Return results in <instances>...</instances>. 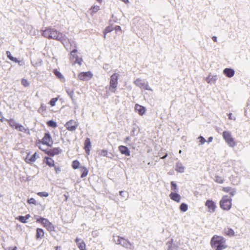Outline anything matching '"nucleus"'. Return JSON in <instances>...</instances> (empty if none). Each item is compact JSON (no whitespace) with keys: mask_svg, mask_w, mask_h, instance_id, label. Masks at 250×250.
Wrapping results in <instances>:
<instances>
[{"mask_svg":"<svg viewBox=\"0 0 250 250\" xmlns=\"http://www.w3.org/2000/svg\"><path fill=\"white\" fill-rule=\"evenodd\" d=\"M42 35L47 39H52L61 42L64 34L54 28L48 27L42 31Z\"/></svg>","mask_w":250,"mask_h":250,"instance_id":"nucleus-1","label":"nucleus"},{"mask_svg":"<svg viewBox=\"0 0 250 250\" xmlns=\"http://www.w3.org/2000/svg\"><path fill=\"white\" fill-rule=\"evenodd\" d=\"M53 140L49 132H45L42 139H38L35 142V145L41 150L44 149L43 146L51 147L53 145Z\"/></svg>","mask_w":250,"mask_h":250,"instance_id":"nucleus-2","label":"nucleus"},{"mask_svg":"<svg viewBox=\"0 0 250 250\" xmlns=\"http://www.w3.org/2000/svg\"><path fill=\"white\" fill-rule=\"evenodd\" d=\"M210 245L215 250H222L226 249V240L222 236L214 235L210 240Z\"/></svg>","mask_w":250,"mask_h":250,"instance_id":"nucleus-3","label":"nucleus"},{"mask_svg":"<svg viewBox=\"0 0 250 250\" xmlns=\"http://www.w3.org/2000/svg\"><path fill=\"white\" fill-rule=\"evenodd\" d=\"M220 208L224 210H229L232 206V199L227 195L223 196L219 202Z\"/></svg>","mask_w":250,"mask_h":250,"instance_id":"nucleus-4","label":"nucleus"},{"mask_svg":"<svg viewBox=\"0 0 250 250\" xmlns=\"http://www.w3.org/2000/svg\"><path fill=\"white\" fill-rule=\"evenodd\" d=\"M61 42L63 44L65 49L67 50H73L77 49V44L75 41L69 40L64 35Z\"/></svg>","mask_w":250,"mask_h":250,"instance_id":"nucleus-5","label":"nucleus"},{"mask_svg":"<svg viewBox=\"0 0 250 250\" xmlns=\"http://www.w3.org/2000/svg\"><path fill=\"white\" fill-rule=\"evenodd\" d=\"M36 221L41 223L48 231H54L55 227L54 225L47 219L40 217L37 219Z\"/></svg>","mask_w":250,"mask_h":250,"instance_id":"nucleus-6","label":"nucleus"},{"mask_svg":"<svg viewBox=\"0 0 250 250\" xmlns=\"http://www.w3.org/2000/svg\"><path fill=\"white\" fill-rule=\"evenodd\" d=\"M118 74L117 73H114L110 76L109 89L111 92L113 93H115L116 91L118 84Z\"/></svg>","mask_w":250,"mask_h":250,"instance_id":"nucleus-7","label":"nucleus"},{"mask_svg":"<svg viewBox=\"0 0 250 250\" xmlns=\"http://www.w3.org/2000/svg\"><path fill=\"white\" fill-rule=\"evenodd\" d=\"M222 135L223 138L229 146H234L235 145V142L229 132L226 131H224Z\"/></svg>","mask_w":250,"mask_h":250,"instance_id":"nucleus-8","label":"nucleus"},{"mask_svg":"<svg viewBox=\"0 0 250 250\" xmlns=\"http://www.w3.org/2000/svg\"><path fill=\"white\" fill-rule=\"evenodd\" d=\"M49 157H53L61 153L62 150L60 147H54L51 149H43L41 150Z\"/></svg>","mask_w":250,"mask_h":250,"instance_id":"nucleus-9","label":"nucleus"},{"mask_svg":"<svg viewBox=\"0 0 250 250\" xmlns=\"http://www.w3.org/2000/svg\"><path fill=\"white\" fill-rule=\"evenodd\" d=\"M78 126V124L75 120H70L64 125L66 129L70 131H74Z\"/></svg>","mask_w":250,"mask_h":250,"instance_id":"nucleus-10","label":"nucleus"},{"mask_svg":"<svg viewBox=\"0 0 250 250\" xmlns=\"http://www.w3.org/2000/svg\"><path fill=\"white\" fill-rule=\"evenodd\" d=\"M92 77L93 74L90 71L81 72L78 75L79 79L83 81H88L91 79Z\"/></svg>","mask_w":250,"mask_h":250,"instance_id":"nucleus-11","label":"nucleus"},{"mask_svg":"<svg viewBox=\"0 0 250 250\" xmlns=\"http://www.w3.org/2000/svg\"><path fill=\"white\" fill-rule=\"evenodd\" d=\"M118 244L121 245L122 246L127 249L129 248L131 246V243L128 240L119 236H118Z\"/></svg>","mask_w":250,"mask_h":250,"instance_id":"nucleus-12","label":"nucleus"},{"mask_svg":"<svg viewBox=\"0 0 250 250\" xmlns=\"http://www.w3.org/2000/svg\"><path fill=\"white\" fill-rule=\"evenodd\" d=\"M134 84L139 87L140 88L144 90L148 89V85L147 83H145L144 80L140 79H137L134 82Z\"/></svg>","mask_w":250,"mask_h":250,"instance_id":"nucleus-13","label":"nucleus"},{"mask_svg":"<svg viewBox=\"0 0 250 250\" xmlns=\"http://www.w3.org/2000/svg\"><path fill=\"white\" fill-rule=\"evenodd\" d=\"M205 206L208 208V211L210 212H214L216 208L215 203L211 200H208L206 202Z\"/></svg>","mask_w":250,"mask_h":250,"instance_id":"nucleus-14","label":"nucleus"},{"mask_svg":"<svg viewBox=\"0 0 250 250\" xmlns=\"http://www.w3.org/2000/svg\"><path fill=\"white\" fill-rule=\"evenodd\" d=\"M91 147V141L89 138H87L84 143V149L87 155H89Z\"/></svg>","mask_w":250,"mask_h":250,"instance_id":"nucleus-15","label":"nucleus"},{"mask_svg":"<svg viewBox=\"0 0 250 250\" xmlns=\"http://www.w3.org/2000/svg\"><path fill=\"white\" fill-rule=\"evenodd\" d=\"M43 162L50 167H55V161L51 157L46 156L44 157Z\"/></svg>","mask_w":250,"mask_h":250,"instance_id":"nucleus-16","label":"nucleus"},{"mask_svg":"<svg viewBox=\"0 0 250 250\" xmlns=\"http://www.w3.org/2000/svg\"><path fill=\"white\" fill-rule=\"evenodd\" d=\"M38 157V155L36 152L33 155L30 156L29 154H28L25 159V161L27 163H31L36 161V159Z\"/></svg>","mask_w":250,"mask_h":250,"instance_id":"nucleus-17","label":"nucleus"},{"mask_svg":"<svg viewBox=\"0 0 250 250\" xmlns=\"http://www.w3.org/2000/svg\"><path fill=\"white\" fill-rule=\"evenodd\" d=\"M118 148L121 154L125 155L126 156H130V151L126 146H120L118 147Z\"/></svg>","mask_w":250,"mask_h":250,"instance_id":"nucleus-18","label":"nucleus"},{"mask_svg":"<svg viewBox=\"0 0 250 250\" xmlns=\"http://www.w3.org/2000/svg\"><path fill=\"white\" fill-rule=\"evenodd\" d=\"M135 110L136 111L138 112V114L141 116L143 115L146 112L145 107L139 104H135Z\"/></svg>","mask_w":250,"mask_h":250,"instance_id":"nucleus-19","label":"nucleus"},{"mask_svg":"<svg viewBox=\"0 0 250 250\" xmlns=\"http://www.w3.org/2000/svg\"><path fill=\"white\" fill-rule=\"evenodd\" d=\"M75 242L77 244L78 247L80 250H86V245L83 241L81 240L79 238H76L75 239Z\"/></svg>","mask_w":250,"mask_h":250,"instance_id":"nucleus-20","label":"nucleus"},{"mask_svg":"<svg viewBox=\"0 0 250 250\" xmlns=\"http://www.w3.org/2000/svg\"><path fill=\"white\" fill-rule=\"evenodd\" d=\"M222 190L224 192L229 193L231 196H234L236 192L234 188L229 187H223L222 188Z\"/></svg>","mask_w":250,"mask_h":250,"instance_id":"nucleus-21","label":"nucleus"},{"mask_svg":"<svg viewBox=\"0 0 250 250\" xmlns=\"http://www.w3.org/2000/svg\"><path fill=\"white\" fill-rule=\"evenodd\" d=\"M169 197L172 200L177 203L180 202L181 199V196L179 194L175 192H171L169 194Z\"/></svg>","mask_w":250,"mask_h":250,"instance_id":"nucleus-22","label":"nucleus"},{"mask_svg":"<svg viewBox=\"0 0 250 250\" xmlns=\"http://www.w3.org/2000/svg\"><path fill=\"white\" fill-rule=\"evenodd\" d=\"M44 235V230L42 229L38 228L36 230V238L37 240L42 239Z\"/></svg>","mask_w":250,"mask_h":250,"instance_id":"nucleus-23","label":"nucleus"},{"mask_svg":"<svg viewBox=\"0 0 250 250\" xmlns=\"http://www.w3.org/2000/svg\"><path fill=\"white\" fill-rule=\"evenodd\" d=\"M223 73L229 78H231L234 75V71L231 68H225L223 71Z\"/></svg>","mask_w":250,"mask_h":250,"instance_id":"nucleus-24","label":"nucleus"},{"mask_svg":"<svg viewBox=\"0 0 250 250\" xmlns=\"http://www.w3.org/2000/svg\"><path fill=\"white\" fill-rule=\"evenodd\" d=\"M5 121L11 128L16 129V126H17L18 124L13 119H6Z\"/></svg>","mask_w":250,"mask_h":250,"instance_id":"nucleus-25","label":"nucleus"},{"mask_svg":"<svg viewBox=\"0 0 250 250\" xmlns=\"http://www.w3.org/2000/svg\"><path fill=\"white\" fill-rule=\"evenodd\" d=\"M80 171L82 172V174L81 175V177L82 178L86 177L88 173V170L87 168L84 166H81L80 167Z\"/></svg>","mask_w":250,"mask_h":250,"instance_id":"nucleus-26","label":"nucleus"},{"mask_svg":"<svg viewBox=\"0 0 250 250\" xmlns=\"http://www.w3.org/2000/svg\"><path fill=\"white\" fill-rule=\"evenodd\" d=\"M224 234L230 237L233 236L235 235L234 230L232 229L229 228L225 229Z\"/></svg>","mask_w":250,"mask_h":250,"instance_id":"nucleus-27","label":"nucleus"},{"mask_svg":"<svg viewBox=\"0 0 250 250\" xmlns=\"http://www.w3.org/2000/svg\"><path fill=\"white\" fill-rule=\"evenodd\" d=\"M114 30V27L112 25L107 26L104 31V38H106V35L107 33L111 32Z\"/></svg>","mask_w":250,"mask_h":250,"instance_id":"nucleus-28","label":"nucleus"},{"mask_svg":"<svg viewBox=\"0 0 250 250\" xmlns=\"http://www.w3.org/2000/svg\"><path fill=\"white\" fill-rule=\"evenodd\" d=\"M30 217V215L28 214L26 215L25 216H19L18 217V220L22 223H27V220Z\"/></svg>","mask_w":250,"mask_h":250,"instance_id":"nucleus-29","label":"nucleus"},{"mask_svg":"<svg viewBox=\"0 0 250 250\" xmlns=\"http://www.w3.org/2000/svg\"><path fill=\"white\" fill-rule=\"evenodd\" d=\"M185 170L184 167L180 163L177 164L176 166L175 170L180 173L184 172Z\"/></svg>","mask_w":250,"mask_h":250,"instance_id":"nucleus-30","label":"nucleus"},{"mask_svg":"<svg viewBox=\"0 0 250 250\" xmlns=\"http://www.w3.org/2000/svg\"><path fill=\"white\" fill-rule=\"evenodd\" d=\"M16 129L19 131L26 133L28 129L24 127L22 125L18 124L17 126H16Z\"/></svg>","mask_w":250,"mask_h":250,"instance_id":"nucleus-31","label":"nucleus"},{"mask_svg":"<svg viewBox=\"0 0 250 250\" xmlns=\"http://www.w3.org/2000/svg\"><path fill=\"white\" fill-rule=\"evenodd\" d=\"M6 54L7 55V57L12 61L14 62H18V63H20V61L16 58H14L13 57L12 55H11V54L10 53V51H6Z\"/></svg>","mask_w":250,"mask_h":250,"instance_id":"nucleus-32","label":"nucleus"},{"mask_svg":"<svg viewBox=\"0 0 250 250\" xmlns=\"http://www.w3.org/2000/svg\"><path fill=\"white\" fill-rule=\"evenodd\" d=\"M77 52V49H74L73 50L71 51L70 53L69 59L70 61H73L76 59V56H78L76 54Z\"/></svg>","mask_w":250,"mask_h":250,"instance_id":"nucleus-33","label":"nucleus"},{"mask_svg":"<svg viewBox=\"0 0 250 250\" xmlns=\"http://www.w3.org/2000/svg\"><path fill=\"white\" fill-rule=\"evenodd\" d=\"M80 163L78 160H74L72 163V167L74 169H76L80 167Z\"/></svg>","mask_w":250,"mask_h":250,"instance_id":"nucleus-34","label":"nucleus"},{"mask_svg":"<svg viewBox=\"0 0 250 250\" xmlns=\"http://www.w3.org/2000/svg\"><path fill=\"white\" fill-rule=\"evenodd\" d=\"M214 181L215 182H216L217 183L222 184L224 182V179L221 176L215 175V178H214Z\"/></svg>","mask_w":250,"mask_h":250,"instance_id":"nucleus-35","label":"nucleus"},{"mask_svg":"<svg viewBox=\"0 0 250 250\" xmlns=\"http://www.w3.org/2000/svg\"><path fill=\"white\" fill-rule=\"evenodd\" d=\"M53 73L55 75V76L59 79H60V80L64 79V77H63V75L61 74V72H60L57 69H54L53 71Z\"/></svg>","mask_w":250,"mask_h":250,"instance_id":"nucleus-36","label":"nucleus"},{"mask_svg":"<svg viewBox=\"0 0 250 250\" xmlns=\"http://www.w3.org/2000/svg\"><path fill=\"white\" fill-rule=\"evenodd\" d=\"M27 202L29 205H34L36 206L38 204L37 201L34 198L28 199Z\"/></svg>","mask_w":250,"mask_h":250,"instance_id":"nucleus-37","label":"nucleus"},{"mask_svg":"<svg viewBox=\"0 0 250 250\" xmlns=\"http://www.w3.org/2000/svg\"><path fill=\"white\" fill-rule=\"evenodd\" d=\"M180 209L181 211L185 212L188 209V205L185 203H182L181 205L180 206Z\"/></svg>","mask_w":250,"mask_h":250,"instance_id":"nucleus-38","label":"nucleus"},{"mask_svg":"<svg viewBox=\"0 0 250 250\" xmlns=\"http://www.w3.org/2000/svg\"><path fill=\"white\" fill-rule=\"evenodd\" d=\"M21 83L22 84V85H23L24 87H28L30 85V83L28 82V81L25 79V78H22L21 80Z\"/></svg>","mask_w":250,"mask_h":250,"instance_id":"nucleus-39","label":"nucleus"},{"mask_svg":"<svg viewBox=\"0 0 250 250\" xmlns=\"http://www.w3.org/2000/svg\"><path fill=\"white\" fill-rule=\"evenodd\" d=\"M90 10H91V14H95L100 10V6H98V5L93 6L91 8Z\"/></svg>","mask_w":250,"mask_h":250,"instance_id":"nucleus-40","label":"nucleus"},{"mask_svg":"<svg viewBox=\"0 0 250 250\" xmlns=\"http://www.w3.org/2000/svg\"><path fill=\"white\" fill-rule=\"evenodd\" d=\"M47 125L48 126L52 127L53 128L56 127L57 125L56 122L52 120H50L46 123Z\"/></svg>","mask_w":250,"mask_h":250,"instance_id":"nucleus-41","label":"nucleus"},{"mask_svg":"<svg viewBox=\"0 0 250 250\" xmlns=\"http://www.w3.org/2000/svg\"><path fill=\"white\" fill-rule=\"evenodd\" d=\"M58 97L51 99L49 103L50 106L52 107L55 106L56 104V103L57 102V101H58Z\"/></svg>","mask_w":250,"mask_h":250,"instance_id":"nucleus-42","label":"nucleus"},{"mask_svg":"<svg viewBox=\"0 0 250 250\" xmlns=\"http://www.w3.org/2000/svg\"><path fill=\"white\" fill-rule=\"evenodd\" d=\"M83 62V59L82 58L79 57L78 56H76V59L74 62L73 64L78 63L79 65H81Z\"/></svg>","mask_w":250,"mask_h":250,"instance_id":"nucleus-43","label":"nucleus"},{"mask_svg":"<svg viewBox=\"0 0 250 250\" xmlns=\"http://www.w3.org/2000/svg\"><path fill=\"white\" fill-rule=\"evenodd\" d=\"M170 185H171V190L174 191H176L177 189V185L174 183V182H173V181L171 182Z\"/></svg>","mask_w":250,"mask_h":250,"instance_id":"nucleus-44","label":"nucleus"},{"mask_svg":"<svg viewBox=\"0 0 250 250\" xmlns=\"http://www.w3.org/2000/svg\"><path fill=\"white\" fill-rule=\"evenodd\" d=\"M37 194L40 197H47L49 194L46 192H39L37 193Z\"/></svg>","mask_w":250,"mask_h":250,"instance_id":"nucleus-45","label":"nucleus"},{"mask_svg":"<svg viewBox=\"0 0 250 250\" xmlns=\"http://www.w3.org/2000/svg\"><path fill=\"white\" fill-rule=\"evenodd\" d=\"M54 167V169L55 171L56 174H58L61 171V169L60 167H57L55 165V167Z\"/></svg>","mask_w":250,"mask_h":250,"instance_id":"nucleus-46","label":"nucleus"},{"mask_svg":"<svg viewBox=\"0 0 250 250\" xmlns=\"http://www.w3.org/2000/svg\"><path fill=\"white\" fill-rule=\"evenodd\" d=\"M198 139H199L200 142L201 144H203L206 142V140L203 136H201L199 137Z\"/></svg>","mask_w":250,"mask_h":250,"instance_id":"nucleus-47","label":"nucleus"},{"mask_svg":"<svg viewBox=\"0 0 250 250\" xmlns=\"http://www.w3.org/2000/svg\"><path fill=\"white\" fill-rule=\"evenodd\" d=\"M107 151L106 150H102L101 151V155L103 156H106L107 155Z\"/></svg>","mask_w":250,"mask_h":250,"instance_id":"nucleus-48","label":"nucleus"},{"mask_svg":"<svg viewBox=\"0 0 250 250\" xmlns=\"http://www.w3.org/2000/svg\"><path fill=\"white\" fill-rule=\"evenodd\" d=\"M46 109V107L43 104H42L41 105V106L39 108V111H45Z\"/></svg>","mask_w":250,"mask_h":250,"instance_id":"nucleus-49","label":"nucleus"},{"mask_svg":"<svg viewBox=\"0 0 250 250\" xmlns=\"http://www.w3.org/2000/svg\"><path fill=\"white\" fill-rule=\"evenodd\" d=\"M67 92L68 94V95L70 96V97L72 99L73 95L74 94V91L73 90L70 91H67Z\"/></svg>","mask_w":250,"mask_h":250,"instance_id":"nucleus-50","label":"nucleus"},{"mask_svg":"<svg viewBox=\"0 0 250 250\" xmlns=\"http://www.w3.org/2000/svg\"><path fill=\"white\" fill-rule=\"evenodd\" d=\"M114 29L116 31H121V28L120 26L117 25L115 27H114Z\"/></svg>","mask_w":250,"mask_h":250,"instance_id":"nucleus-51","label":"nucleus"},{"mask_svg":"<svg viewBox=\"0 0 250 250\" xmlns=\"http://www.w3.org/2000/svg\"><path fill=\"white\" fill-rule=\"evenodd\" d=\"M4 118L3 117V115L2 113L0 112V121L2 122L4 121Z\"/></svg>","mask_w":250,"mask_h":250,"instance_id":"nucleus-52","label":"nucleus"},{"mask_svg":"<svg viewBox=\"0 0 250 250\" xmlns=\"http://www.w3.org/2000/svg\"><path fill=\"white\" fill-rule=\"evenodd\" d=\"M125 192L124 191H120V195L121 196H123V197H125Z\"/></svg>","mask_w":250,"mask_h":250,"instance_id":"nucleus-53","label":"nucleus"},{"mask_svg":"<svg viewBox=\"0 0 250 250\" xmlns=\"http://www.w3.org/2000/svg\"><path fill=\"white\" fill-rule=\"evenodd\" d=\"M229 120H233V119L232 118V114L231 113H229Z\"/></svg>","mask_w":250,"mask_h":250,"instance_id":"nucleus-54","label":"nucleus"},{"mask_svg":"<svg viewBox=\"0 0 250 250\" xmlns=\"http://www.w3.org/2000/svg\"><path fill=\"white\" fill-rule=\"evenodd\" d=\"M212 140H213V138L212 137H210L208 138V142L210 143V142H212Z\"/></svg>","mask_w":250,"mask_h":250,"instance_id":"nucleus-55","label":"nucleus"},{"mask_svg":"<svg viewBox=\"0 0 250 250\" xmlns=\"http://www.w3.org/2000/svg\"><path fill=\"white\" fill-rule=\"evenodd\" d=\"M16 249H17V247H15L13 248H9L7 249V250H16Z\"/></svg>","mask_w":250,"mask_h":250,"instance_id":"nucleus-56","label":"nucleus"},{"mask_svg":"<svg viewBox=\"0 0 250 250\" xmlns=\"http://www.w3.org/2000/svg\"><path fill=\"white\" fill-rule=\"evenodd\" d=\"M212 40L215 42H217V37H215V36H213L212 38Z\"/></svg>","mask_w":250,"mask_h":250,"instance_id":"nucleus-57","label":"nucleus"},{"mask_svg":"<svg viewBox=\"0 0 250 250\" xmlns=\"http://www.w3.org/2000/svg\"><path fill=\"white\" fill-rule=\"evenodd\" d=\"M120 0L125 2V3H128L129 2L128 0Z\"/></svg>","mask_w":250,"mask_h":250,"instance_id":"nucleus-58","label":"nucleus"},{"mask_svg":"<svg viewBox=\"0 0 250 250\" xmlns=\"http://www.w3.org/2000/svg\"><path fill=\"white\" fill-rule=\"evenodd\" d=\"M55 249L56 250H61V247H59V246H57L55 247Z\"/></svg>","mask_w":250,"mask_h":250,"instance_id":"nucleus-59","label":"nucleus"},{"mask_svg":"<svg viewBox=\"0 0 250 250\" xmlns=\"http://www.w3.org/2000/svg\"><path fill=\"white\" fill-rule=\"evenodd\" d=\"M167 154L166 153V154H165V156H163L162 157H161V158H162V159H165V158H166V157H167Z\"/></svg>","mask_w":250,"mask_h":250,"instance_id":"nucleus-60","label":"nucleus"},{"mask_svg":"<svg viewBox=\"0 0 250 250\" xmlns=\"http://www.w3.org/2000/svg\"><path fill=\"white\" fill-rule=\"evenodd\" d=\"M98 2H99V3H101L103 0H96Z\"/></svg>","mask_w":250,"mask_h":250,"instance_id":"nucleus-61","label":"nucleus"},{"mask_svg":"<svg viewBox=\"0 0 250 250\" xmlns=\"http://www.w3.org/2000/svg\"><path fill=\"white\" fill-rule=\"evenodd\" d=\"M167 250H172L170 247H169Z\"/></svg>","mask_w":250,"mask_h":250,"instance_id":"nucleus-62","label":"nucleus"},{"mask_svg":"<svg viewBox=\"0 0 250 250\" xmlns=\"http://www.w3.org/2000/svg\"><path fill=\"white\" fill-rule=\"evenodd\" d=\"M129 139V137H127L126 138L125 140H128Z\"/></svg>","mask_w":250,"mask_h":250,"instance_id":"nucleus-63","label":"nucleus"}]
</instances>
